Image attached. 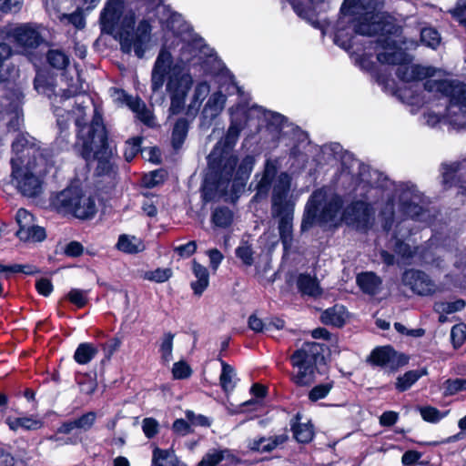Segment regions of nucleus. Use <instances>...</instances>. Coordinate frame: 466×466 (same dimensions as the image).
<instances>
[{
    "label": "nucleus",
    "mask_w": 466,
    "mask_h": 466,
    "mask_svg": "<svg viewBox=\"0 0 466 466\" xmlns=\"http://www.w3.org/2000/svg\"><path fill=\"white\" fill-rule=\"evenodd\" d=\"M16 236L23 241L37 242L46 238V230L33 222L25 229H18Z\"/></svg>",
    "instance_id": "f704fd0d"
},
{
    "label": "nucleus",
    "mask_w": 466,
    "mask_h": 466,
    "mask_svg": "<svg viewBox=\"0 0 466 466\" xmlns=\"http://www.w3.org/2000/svg\"><path fill=\"white\" fill-rule=\"evenodd\" d=\"M5 423L8 425L9 429L14 431H16L19 428L25 431H35L43 427V422L41 420L32 417H7Z\"/></svg>",
    "instance_id": "c85d7f7f"
},
{
    "label": "nucleus",
    "mask_w": 466,
    "mask_h": 466,
    "mask_svg": "<svg viewBox=\"0 0 466 466\" xmlns=\"http://www.w3.org/2000/svg\"><path fill=\"white\" fill-rule=\"evenodd\" d=\"M298 288L302 294L311 297H318L322 292L317 279L309 275H300L299 277Z\"/></svg>",
    "instance_id": "72a5a7b5"
},
{
    "label": "nucleus",
    "mask_w": 466,
    "mask_h": 466,
    "mask_svg": "<svg viewBox=\"0 0 466 466\" xmlns=\"http://www.w3.org/2000/svg\"><path fill=\"white\" fill-rule=\"evenodd\" d=\"M68 299L75 305H76L78 308L84 307L86 302V293L84 290L73 289L70 290V292L67 295Z\"/></svg>",
    "instance_id": "052dcab7"
},
{
    "label": "nucleus",
    "mask_w": 466,
    "mask_h": 466,
    "mask_svg": "<svg viewBox=\"0 0 466 466\" xmlns=\"http://www.w3.org/2000/svg\"><path fill=\"white\" fill-rule=\"evenodd\" d=\"M378 177L379 173L376 170H372L367 166H360L356 190L360 191V195H362V190H365L369 194L366 197L367 200L381 195L384 203L380 214L386 220L385 228H388L389 222L391 223L395 218H419L422 215L423 197L414 185L401 183L392 190L380 189L374 185Z\"/></svg>",
    "instance_id": "20e7f679"
},
{
    "label": "nucleus",
    "mask_w": 466,
    "mask_h": 466,
    "mask_svg": "<svg viewBox=\"0 0 466 466\" xmlns=\"http://www.w3.org/2000/svg\"><path fill=\"white\" fill-rule=\"evenodd\" d=\"M451 339L454 348L461 347L466 339V326L464 324L453 326L451 331Z\"/></svg>",
    "instance_id": "864d4df0"
},
{
    "label": "nucleus",
    "mask_w": 466,
    "mask_h": 466,
    "mask_svg": "<svg viewBox=\"0 0 466 466\" xmlns=\"http://www.w3.org/2000/svg\"><path fill=\"white\" fill-rule=\"evenodd\" d=\"M118 100L128 107L137 121L150 128L157 127L153 108L147 106L140 97L130 96L124 90H118Z\"/></svg>",
    "instance_id": "ddd939ff"
},
{
    "label": "nucleus",
    "mask_w": 466,
    "mask_h": 466,
    "mask_svg": "<svg viewBox=\"0 0 466 466\" xmlns=\"http://www.w3.org/2000/svg\"><path fill=\"white\" fill-rule=\"evenodd\" d=\"M297 372L292 376L293 382L300 387L309 386L315 380V366L293 365Z\"/></svg>",
    "instance_id": "7c9ffc66"
},
{
    "label": "nucleus",
    "mask_w": 466,
    "mask_h": 466,
    "mask_svg": "<svg viewBox=\"0 0 466 466\" xmlns=\"http://www.w3.org/2000/svg\"><path fill=\"white\" fill-rule=\"evenodd\" d=\"M141 139L138 137L133 138L127 143L124 150V157L127 162L131 161L140 149Z\"/></svg>",
    "instance_id": "bf43d9fd"
},
{
    "label": "nucleus",
    "mask_w": 466,
    "mask_h": 466,
    "mask_svg": "<svg viewBox=\"0 0 466 466\" xmlns=\"http://www.w3.org/2000/svg\"><path fill=\"white\" fill-rule=\"evenodd\" d=\"M426 374V370H410L406 372L403 376L398 378L396 382V388L400 391H404L410 389L420 378Z\"/></svg>",
    "instance_id": "ea45409f"
},
{
    "label": "nucleus",
    "mask_w": 466,
    "mask_h": 466,
    "mask_svg": "<svg viewBox=\"0 0 466 466\" xmlns=\"http://www.w3.org/2000/svg\"><path fill=\"white\" fill-rule=\"evenodd\" d=\"M370 360L375 365L389 368L391 370L398 369L406 362V360L390 346L373 350Z\"/></svg>",
    "instance_id": "dca6fc26"
},
{
    "label": "nucleus",
    "mask_w": 466,
    "mask_h": 466,
    "mask_svg": "<svg viewBox=\"0 0 466 466\" xmlns=\"http://www.w3.org/2000/svg\"><path fill=\"white\" fill-rule=\"evenodd\" d=\"M465 307V302L462 299H457L452 302L441 301L434 305V310L437 313L451 314L461 310Z\"/></svg>",
    "instance_id": "a18cd8bd"
},
{
    "label": "nucleus",
    "mask_w": 466,
    "mask_h": 466,
    "mask_svg": "<svg viewBox=\"0 0 466 466\" xmlns=\"http://www.w3.org/2000/svg\"><path fill=\"white\" fill-rule=\"evenodd\" d=\"M15 219L19 226V229H25L34 222L33 215L24 208L18 209L15 215Z\"/></svg>",
    "instance_id": "680f3d73"
},
{
    "label": "nucleus",
    "mask_w": 466,
    "mask_h": 466,
    "mask_svg": "<svg viewBox=\"0 0 466 466\" xmlns=\"http://www.w3.org/2000/svg\"><path fill=\"white\" fill-rule=\"evenodd\" d=\"M321 345L317 342H306L290 357L292 365L315 366L321 355Z\"/></svg>",
    "instance_id": "a211bd4d"
},
{
    "label": "nucleus",
    "mask_w": 466,
    "mask_h": 466,
    "mask_svg": "<svg viewBox=\"0 0 466 466\" xmlns=\"http://www.w3.org/2000/svg\"><path fill=\"white\" fill-rule=\"evenodd\" d=\"M234 456L228 450H211L199 461L198 466H218L223 461H232Z\"/></svg>",
    "instance_id": "c756f323"
},
{
    "label": "nucleus",
    "mask_w": 466,
    "mask_h": 466,
    "mask_svg": "<svg viewBox=\"0 0 466 466\" xmlns=\"http://www.w3.org/2000/svg\"><path fill=\"white\" fill-rule=\"evenodd\" d=\"M419 248H411L408 244L397 241L395 244V252L400 257L404 263H410L409 260L415 258Z\"/></svg>",
    "instance_id": "8fccbe9b"
},
{
    "label": "nucleus",
    "mask_w": 466,
    "mask_h": 466,
    "mask_svg": "<svg viewBox=\"0 0 466 466\" xmlns=\"http://www.w3.org/2000/svg\"><path fill=\"white\" fill-rule=\"evenodd\" d=\"M236 256L246 266H251L254 263L253 249L251 245L247 241H242L241 244L236 248Z\"/></svg>",
    "instance_id": "09e8293b"
},
{
    "label": "nucleus",
    "mask_w": 466,
    "mask_h": 466,
    "mask_svg": "<svg viewBox=\"0 0 466 466\" xmlns=\"http://www.w3.org/2000/svg\"><path fill=\"white\" fill-rule=\"evenodd\" d=\"M79 199L80 201L76 202V208L73 216L79 219L92 218L97 210L95 198L90 195L85 194L81 189L79 193Z\"/></svg>",
    "instance_id": "5701e85b"
},
{
    "label": "nucleus",
    "mask_w": 466,
    "mask_h": 466,
    "mask_svg": "<svg viewBox=\"0 0 466 466\" xmlns=\"http://www.w3.org/2000/svg\"><path fill=\"white\" fill-rule=\"evenodd\" d=\"M233 212L226 207H220L214 209L211 220L216 227L228 228L233 222Z\"/></svg>",
    "instance_id": "e433bc0d"
},
{
    "label": "nucleus",
    "mask_w": 466,
    "mask_h": 466,
    "mask_svg": "<svg viewBox=\"0 0 466 466\" xmlns=\"http://www.w3.org/2000/svg\"><path fill=\"white\" fill-rule=\"evenodd\" d=\"M165 179V175L162 170H155L149 174H146L143 177V184L147 187H154L158 184L162 183Z\"/></svg>",
    "instance_id": "4d7b16f0"
},
{
    "label": "nucleus",
    "mask_w": 466,
    "mask_h": 466,
    "mask_svg": "<svg viewBox=\"0 0 466 466\" xmlns=\"http://www.w3.org/2000/svg\"><path fill=\"white\" fill-rule=\"evenodd\" d=\"M172 269L169 268H158L154 270L147 271L144 275V279L157 283H163L167 281L172 277Z\"/></svg>",
    "instance_id": "c03bdc74"
},
{
    "label": "nucleus",
    "mask_w": 466,
    "mask_h": 466,
    "mask_svg": "<svg viewBox=\"0 0 466 466\" xmlns=\"http://www.w3.org/2000/svg\"><path fill=\"white\" fill-rule=\"evenodd\" d=\"M80 191L81 188L77 187H66L52 198L51 205L58 213L73 215L76 202L80 201Z\"/></svg>",
    "instance_id": "4468645a"
},
{
    "label": "nucleus",
    "mask_w": 466,
    "mask_h": 466,
    "mask_svg": "<svg viewBox=\"0 0 466 466\" xmlns=\"http://www.w3.org/2000/svg\"><path fill=\"white\" fill-rule=\"evenodd\" d=\"M450 14L466 30V0H457Z\"/></svg>",
    "instance_id": "3c124183"
},
{
    "label": "nucleus",
    "mask_w": 466,
    "mask_h": 466,
    "mask_svg": "<svg viewBox=\"0 0 466 466\" xmlns=\"http://www.w3.org/2000/svg\"><path fill=\"white\" fill-rule=\"evenodd\" d=\"M359 5L363 6L366 12L354 24V31L361 35L377 36L374 42H370L375 45V50H381L376 54V58H409L395 52L391 35L397 33L398 26L385 13L375 11L371 0H344L341 11L354 14Z\"/></svg>",
    "instance_id": "0eeeda50"
},
{
    "label": "nucleus",
    "mask_w": 466,
    "mask_h": 466,
    "mask_svg": "<svg viewBox=\"0 0 466 466\" xmlns=\"http://www.w3.org/2000/svg\"><path fill=\"white\" fill-rule=\"evenodd\" d=\"M145 249V242L140 238L127 234L118 237V250L124 253L135 255L143 252Z\"/></svg>",
    "instance_id": "a878e982"
},
{
    "label": "nucleus",
    "mask_w": 466,
    "mask_h": 466,
    "mask_svg": "<svg viewBox=\"0 0 466 466\" xmlns=\"http://www.w3.org/2000/svg\"><path fill=\"white\" fill-rule=\"evenodd\" d=\"M230 126L223 140L219 141L208 157V168L212 176L219 183L228 182L232 177L233 168L237 165V157L231 152L238 139L241 130L248 122L255 117L268 118L273 116L276 121L282 120L279 114L268 112L258 106L248 107L246 104H238L229 108Z\"/></svg>",
    "instance_id": "423d86ee"
},
{
    "label": "nucleus",
    "mask_w": 466,
    "mask_h": 466,
    "mask_svg": "<svg viewBox=\"0 0 466 466\" xmlns=\"http://www.w3.org/2000/svg\"><path fill=\"white\" fill-rule=\"evenodd\" d=\"M24 125V116L22 112L15 111L11 116L7 123V128L9 131H19Z\"/></svg>",
    "instance_id": "69168bd1"
},
{
    "label": "nucleus",
    "mask_w": 466,
    "mask_h": 466,
    "mask_svg": "<svg viewBox=\"0 0 466 466\" xmlns=\"http://www.w3.org/2000/svg\"><path fill=\"white\" fill-rule=\"evenodd\" d=\"M416 90H404L401 96L406 102L414 106H422L431 96L450 97V105L443 115V123L455 130L466 127V84L458 80L430 79L424 84L421 93H417L419 86H413Z\"/></svg>",
    "instance_id": "6e6552de"
},
{
    "label": "nucleus",
    "mask_w": 466,
    "mask_h": 466,
    "mask_svg": "<svg viewBox=\"0 0 466 466\" xmlns=\"http://www.w3.org/2000/svg\"><path fill=\"white\" fill-rule=\"evenodd\" d=\"M420 40L425 46L435 49L440 45L441 37L434 28L425 27L420 31Z\"/></svg>",
    "instance_id": "49530a36"
},
{
    "label": "nucleus",
    "mask_w": 466,
    "mask_h": 466,
    "mask_svg": "<svg viewBox=\"0 0 466 466\" xmlns=\"http://www.w3.org/2000/svg\"><path fill=\"white\" fill-rule=\"evenodd\" d=\"M403 281L417 294L427 296L435 291V285L429 277L419 270H409L403 275Z\"/></svg>",
    "instance_id": "f3484780"
},
{
    "label": "nucleus",
    "mask_w": 466,
    "mask_h": 466,
    "mask_svg": "<svg viewBox=\"0 0 466 466\" xmlns=\"http://www.w3.org/2000/svg\"><path fill=\"white\" fill-rule=\"evenodd\" d=\"M347 318V311L342 305H335L324 310L320 316L322 323L335 327H341L344 325Z\"/></svg>",
    "instance_id": "bb28decb"
},
{
    "label": "nucleus",
    "mask_w": 466,
    "mask_h": 466,
    "mask_svg": "<svg viewBox=\"0 0 466 466\" xmlns=\"http://www.w3.org/2000/svg\"><path fill=\"white\" fill-rule=\"evenodd\" d=\"M332 387H333V384L331 382L319 384V385L315 386L309 392V399L311 401H317L319 400H322L329 393Z\"/></svg>",
    "instance_id": "603ef678"
},
{
    "label": "nucleus",
    "mask_w": 466,
    "mask_h": 466,
    "mask_svg": "<svg viewBox=\"0 0 466 466\" xmlns=\"http://www.w3.org/2000/svg\"><path fill=\"white\" fill-rule=\"evenodd\" d=\"M420 413L422 419L430 423H437L445 418L448 411H441L437 408L431 406H424L420 408Z\"/></svg>",
    "instance_id": "37998d69"
},
{
    "label": "nucleus",
    "mask_w": 466,
    "mask_h": 466,
    "mask_svg": "<svg viewBox=\"0 0 466 466\" xmlns=\"http://www.w3.org/2000/svg\"><path fill=\"white\" fill-rule=\"evenodd\" d=\"M152 465L154 466H187L181 462L173 450H163L155 447L152 454Z\"/></svg>",
    "instance_id": "393cba45"
},
{
    "label": "nucleus",
    "mask_w": 466,
    "mask_h": 466,
    "mask_svg": "<svg viewBox=\"0 0 466 466\" xmlns=\"http://www.w3.org/2000/svg\"><path fill=\"white\" fill-rule=\"evenodd\" d=\"M35 88L53 98L52 105L59 128L56 143L61 149L69 144L71 116L77 127L75 150L86 161L97 160L98 168L109 169L112 152L107 132L93 98L83 88V63L77 60H36Z\"/></svg>",
    "instance_id": "f257e3e1"
},
{
    "label": "nucleus",
    "mask_w": 466,
    "mask_h": 466,
    "mask_svg": "<svg viewBox=\"0 0 466 466\" xmlns=\"http://www.w3.org/2000/svg\"><path fill=\"white\" fill-rule=\"evenodd\" d=\"M355 65L362 70L370 72L378 81L384 82V73L396 71L398 77L404 82H414L426 77L430 79H440V73L430 67H420L411 63V60H400L399 63H390V60H355Z\"/></svg>",
    "instance_id": "9b49d317"
},
{
    "label": "nucleus",
    "mask_w": 466,
    "mask_h": 466,
    "mask_svg": "<svg viewBox=\"0 0 466 466\" xmlns=\"http://www.w3.org/2000/svg\"><path fill=\"white\" fill-rule=\"evenodd\" d=\"M225 76V83L220 85V89H224L228 94L232 95L237 93L240 97L246 100L244 91L238 86L234 80V76L225 69L222 73ZM226 104V96L222 93V90L213 93L208 98L203 113L207 117L213 119L217 117L224 109Z\"/></svg>",
    "instance_id": "f8f14e48"
},
{
    "label": "nucleus",
    "mask_w": 466,
    "mask_h": 466,
    "mask_svg": "<svg viewBox=\"0 0 466 466\" xmlns=\"http://www.w3.org/2000/svg\"><path fill=\"white\" fill-rule=\"evenodd\" d=\"M254 163V157L251 156H247L242 159L237 171H235V168H233L231 179L228 182L225 181L224 183H219V181L212 176L211 170L208 168V179L211 180L221 193H226L231 181H233L234 187L235 183L238 184V182H240V184H242L243 181L248 177L252 171ZM234 167H236V166Z\"/></svg>",
    "instance_id": "2eb2a0df"
},
{
    "label": "nucleus",
    "mask_w": 466,
    "mask_h": 466,
    "mask_svg": "<svg viewBox=\"0 0 466 466\" xmlns=\"http://www.w3.org/2000/svg\"><path fill=\"white\" fill-rule=\"evenodd\" d=\"M334 42L336 45L345 50H350L353 47V37L344 29L339 28L335 34Z\"/></svg>",
    "instance_id": "5fc2aeb1"
},
{
    "label": "nucleus",
    "mask_w": 466,
    "mask_h": 466,
    "mask_svg": "<svg viewBox=\"0 0 466 466\" xmlns=\"http://www.w3.org/2000/svg\"><path fill=\"white\" fill-rule=\"evenodd\" d=\"M190 52L196 58H212L216 51L208 46L202 38L194 39L189 45Z\"/></svg>",
    "instance_id": "c9c22d12"
},
{
    "label": "nucleus",
    "mask_w": 466,
    "mask_h": 466,
    "mask_svg": "<svg viewBox=\"0 0 466 466\" xmlns=\"http://www.w3.org/2000/svg\"><path fill=\"white\" fill-rule=\"evenodd\" d=\"M96 420V413L95 411H88L79 418L63 422L57 429V432L62 434H70L74 431L86 432L94 426Z\"/></svg>",
    "instance_id": "aec40b11"
},
{
    "label": "nucleus",
    "mask_w": 466,
    "mask_h": 466,
    "mask_svg": "<svg viewBox=\"0 0 466 466\" xmlns=\"http://www.w3.org/2000/svg\"><path fill=\"white\" fill-rule=\"evenodd\" d=\"M186 417L187 420L190 422V425L194 426H209L210 421L208 418L203 416V415H197L193 411L187 410L186 412Z\"/></svg>",
    "instance_id": "338daca9"
},
{
    "label": "nucleus",
    "mask_w": 466,
    "mask_h": 466,
    "mask_svg": "<svg viewBox=\"0 0 466 466\" xmlns=\"http://www.w3.org/2000/svg\"><path fill=\"white\" fill-rule=\"evenodd\" d=\"M188 130V122L184 118H179L172 131V145L173 147L178 149L184 143Z\"/></svg>",
    "instance_id": "58836bf2"
},
{
    "label": "nucleus",
    "mask_w": 466,
    "mask_h": 466,
    "mask_svg": "<svg viewBox=\"0 0 466 466\" xmlns=\"http://www.w3.org/2000/svg\"><path fill=\"white\" fill-rule=\"evenodd\" d=\"M23 0H0V10L2 12H17L20 10Z\"/></svg>",
    "instance_id": "774afa93"
},
{
    "label": "nucleus",
    "mask_w": 466,
    "mask_h": 466,
    "mask_svg": "<svg viewBox=\"0 0 466 466\" xmlns=\"http://www.w3.org/2000/svg\"><path fill=\"white\" fill-rule=\"evenodd\" d=\"M292 431L294 438L302 443L310 441L314 435L312 425L309 423H294L292 424Z\"/></svg>",
    "instance_id": "a19ab883"
},
{
    "label": "nucleus",
    "mask_w": 466,
    "mask_h": 466,
    "mask_svg": "<svg viewBox=\"0 0 466 466\" xmlns=\"http://www.w3.org/2000/svg\"><path fill=\"white\" fill-rule=\"evenodd\" d=\"M256 194L253 199L266 198L271 191V216L278 219L279 237L285 248L292 242L295 202L289 196L291 177L287 172H279L277 166L268 160L263 172L257 175Z\"/></svg>",
    "instance_id": "39448f33"
},
{
    "label": "nucleus",
    "mask_w": 466,
    "mask_h": 466,
    "mask_svg": "<svg viewBox=\"0 0 466 466\" xmlns=\"http://www.w3.org/2000/svg\"><path fill=\"white\" fill-rule=\"evenodd\" d=\"M210 92V86L207 82H200L197 85L194 90L193 98L187 108V115L195 116L198 111L199 106L203 100L208 96Z\"/></svg>",
    "instance_id": "2f4dec72"
},
{
    "label": "nucleus",
    "mask_w": 466,
    "mask_h": 466,
    "mask_svg": "<svg viewBox=\"0 0 466 466\" xmlns=\"http://www.w3.org/2000/svg\"><path fill=\"white\" fill-rule=\"evenodd\" d=\"M357 283L363 292L375 295L380 289L381 279L373 272H363L357 276Z\"/></svg>",
    "instance_id": "cd10ccee"
},
{
    "label": "nucleus",
    "mask_w": 466,
    "mask_h": 466,
    "mask_svg": "<svg viewBox=\"0 0 466 466\" xmlns=\"http://www.w3.org/2000/svg\"><path fill=\"white\" fill-rule=\"evenodd\" d=\"M100 24L103 34L116 38V0H107L101 12Z\"/></svg>",
    "instance_id": "4be33fe9"
},
{
    "label": "nucleus",
    "mask_w": 466,
    "mask_h": 466,
    "mask_svg": "<svg viewBox=\"0 0 466 466\" xmlns=\"http://www.w3.org/2000/svg\"><path fill=\"white\" fill-rule=\"evenodd\" d=\"M151 30V25L146 19L136 24L132 10H123L118 14V41L124 54L130 55L133 50L137 57L143 56L150 45Z\"/></svg>",
    "instance_id": "9d476101"
},
{
    "label": "nucleus",
    "mask_w": 466,
    "mask_h": 466,
    "mask_svg": "<svg viewBox=\"0 0 466 466\" xmlns=\"http://www.w3.org/2000/svg\"><path fill=\"white\" fill-rule=\"evenodd\" d=\"M192 270L196 280L191 282V289L195 295L200 296L208 287L209 274L208 268L196 260L192 263Z\"/></svg>",
    "instance_id": "b1692460"
},
{
    "label": "nucleus",
    "mask_w": 466,
    "mask_h": 466,
    "mask_svg": "<svg viewBox=\"0 0 466 466\" xmlns=\"http://www.w3.org/2000/svg\"><path fill=\"white\" fill-rule=\"evenodd\" d=\"M79 10L80 9H77L76 12L69 15H63L61 19L74 25L78 29H81L85 26V19Z\"/></svg>",
    "instance_id": "0e129e2a"
},
{
    "label": "nucleus",
    "mask_w": 466,
    "mask_h": 466,
    "mask_svg": "<svg viewBox=\"0 0 466 466\" xmlns=\"http://www.w3.org/2000/svg\"><path fill=\"white\" fill-rule=\"evenodd\" d=\"M191 369L185 361H178L173 365V377L177 380L187 379L191 375Z\"/></svg>",
    "instance_id": "13d9d810"
},
{
    "label": "nucleus",
    "mask_w": 466,
    "mask_h": 466,
    "mask_svg": "<svg viewBox=\"0 0 466 466\" xmlns=\"http://www.w3.org/2000/svg\"><path fill=\"white\" fill-rule=\"evenodd\" d=\"M173 339L174 334L170 332L166 333L162 338L160 353L161 359L165 363H169L172 360Z\"/></svg>",
    "instance_id": "de8ad7c7"
},
{
    "label": "nucleus",
    "mask_w": 466,
    "mask_h": 466,
    "mask_svg": "<svg viewBox=\"0 0 466 466\" xmlns=\"http://www.w3.org/2000/svg\"><path fill=\"white\" fill-rule=\"evenodd\" d=\"M16 74L17 70L10 60H0V82L8 81Z\"/></svg>",
    "instance_id": "6e6d98bb"
},
{
    "label": "nucleus",
    "mask_w": 466,
    "mask_h": 466,
    "mask_svg": "<svg viewBox=\"0 0 466 466\" xmlns=\"http://www.w3.org/2000/svg\"><path fill=\"white\" fill-rule=\"evenodd\" d=\"M466 169V157L461 161L453 162L451 164H442L441 176L444 185H452L457 174H461L462 170Z\"/></svg>",
    "instance_id": "473e14b6"
},
{
    "label": "nucleus",
    "mask_w": 466,
    "mask_h": 466,
    "mask_svg": "<svg viewBox=\"0 0 466 466\" xmlns=\"http://www.w3.org/2000/svg\"><path fill=\"white\" fill-rule=\"evenodd\" d=\"M222 371L219 377L220 384L225 392H230L235 389L236 371L234 368L225 361H221Z\"/></svg>",
    "instance_id": "4c0bfd02"
},
{
    "label": "nucleus",
    "mask_w": 466,
    "mask_h": 466,
    "mask_svg": "<svg viewBox=\"0 0 466 466\" xmlns=\"http://www.w3.org/2000/svg\"><path fill=\"white\" fill-rule=\"evenodd\" d=\"M142 429L145 435L150 439L158 432V422L153 418H146L142 421Z\"/></svg>",
    "instance_id": "e2e57ef3"
},
{
    "label": "nucleus",
    "mask_w": 466,
    "mask_h": 466,
    "mask_svg": "<svg viewBox=\"0 0 466 466\" xmlns=\"http://www.w3.org/2000/svg\"><path fill=\"white\" fill-rule=\"evenodd\" d=\"M12 35L17 46L23 49L21 54L24 56L29 55L40 43L38 32L27 25L15 28Z\"/></svg>",
    "instance_id": "6ab92c4d"
},
{
    "label": "nucleus",
    "mask_w": 466,
    "mask_h": 466,
    "mask_svg": "<svg viewBox=\"0 0 466 466\" xmlns=\"http://www.w3.org/2000/svg\"><path fill=\"white\" fill-rule=\"evenodd\" d=\"M96 354V348L90 343H81L74 355L75 360L79 364L88 363Z\"/></svg>",
    "instance_id": "79ce46f5"
},
{
    "label": "nucleus",
    "mask_w": 466,
    "mask_h": 466,
    "mask_svg": "<svg viewBox=\"0 0 466 466\" xmlns=\"http://www.w3.org/2000/svg\"><path fill=\"white\" fill-rule=\"evenodd\" d=\"M289 439L286 433L270 437H258L248 441V447L254 451L270 452L283 445Z\"/></svg>",
    "instance_id": "412c9836"
},
{
    "label": "nucleus",
    "mask_w": 466,
    "mask_h": 466,
    "mask_svg": "<svg viewBox=\"0 0 466 466\" xmlns=\"http://www.w3.org/2000/svg\"><path fill=\"white\" fill-rule=\"evenodd\" d=\"M12 151L11 184L24 197L40 196L49 167L47 150L28 133H21L13 141Z\"/></svg>",
    "instance_id": "f03ea898"
},
{
    "label": "nucleus",
    "mask_w": 466,
    "mask_h": 466,
    "mask_svg": "<svg viewBox=\"0 0 466 466\" xmlns=\"http://www.w3.org/2000/svg\"><path fill=\"white\" fill-rule=\"evenodd\" d=\"M341 208L342 199L333 191L327 188L314 191L306 204L301 229L307 230L315 224H336L341 219L349 225L364 228L374 216V208L365 200L352 202L342 214Z\"/></svg>",
    "instance_id": "7ed1b4c3"
},
{
    "label": "nucleus",
    "mask_w": 466,
    "mask_h": 466,
    "mask_svg": "<svg viewBox=\"0 0 466 466\" xmlns=\"http://www.w3.org/2000/svg\"><path fill=\"white\" fill-rule=\"evenodd\" d=\"M172 62L173 60H157L152 72V89L156 91L163 86L164 75L167 73V88L171 96L169 113L177 115L184 108L185 97L192 85V77L181 66H173Z\"/></svg>",
    "instance_id": "1a4fd4ad"
}]
</instances>
